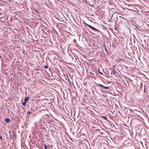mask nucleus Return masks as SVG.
Segmentation results:
<instances>
[{
  "label": "nucleus",
  "instance_id": "1",
  "mask_svg": "<svg viewBox=\"0 0 149 149\" xmlns=\"http://www.w3.org/2000/svg\"><path fill=\"white\" fill-rule=\"evenodd\" d=\"M84 24H85L86 25H87L88 26L89 28H90L91 29H93L94 30H95V31H96L97 30V29H95V28H94V27L92 26H91V25H89L88 24L86 23L85 22H84Z\"/></svg>",
  "mask_w": 149,
  "mask_h": 149
},
{
  "label": "nucleus",
  "instance_id": "2",
  "mask_svg": "<svg viewBox=\"0 0 149 149\" xmlns=\"http://www.w3.org/2000/svg\"><path fill=\"white\" fill-rule=\"evenodd\" d=\"M98 85L101 87H102V88H103L104 89H108L109 88V87H106V86H105L103 85H102L101 84H98Z\"/></svg>",
  "mask_w": 149,
  "mask_h": 149
},
{
  "label": "nucleus",
  "instance_id": "3",
  "mask_svg": "<svg viewBox=\"0 0 149 149\" xmlns=\"http://www.w3.org/2000/svg\"><path fill=\"white\" fill-rule=\"evenodd\" d=\"M5 121L7 123H9L10 122V119L8 118H6Z\"/></svg>",
  "mask_w": 149,
  "mask_h": 149
},
{
  "label": "nucleus",
  "instance_id": "4",
  "mask_svg": "<svg viewBox=\"0 0 149 149\" xmlns=\"http://www.w3.org/2000/svg\"><path fill=\"white\" fill-rule=\"evenodd\" d=\"M111 75H115L116 74V72L114 71H112L111 72Z\"/></svg>",
  "mask_w": 149,
  "mask_h": 149
},
{
  "label": "nucleus",
  "instance_id": "5",
  "mask_svg": "<svg viewBox=\"0 0 149 149\" xmlns=\"http://www.w3.org/2000/svg\"><path fill=\"white\" fill-rule=\"evenodd\" d=\"M29 97H26L24 101L26 102L29 100Z\"/></svg>",
  "mask_w": 149,
  "mask_h": 149
},
{
  "label": "nucleus",
  "instance_id": "6",
  "mask_svg": "<svg viewBox=\"0 0 149 149\" xmlns=\"http://www.w3.org/2000/svg\"><path fill=\"white\" fill-rule=\"evenodd\" d=\"M44 146L45 149H47V146L46 145H44Z\"/></svg>",
  "mask_w": 149,
  "mask_h": 149
},
{
  "label": "nucleus",
  "instance_id": "7",
  "mask_svg": "<svg viewBox=\"0 0 149 149\" xmlns=\"http://www.w3.org/2000/svg\"><path fill=\"white\" fill-rule=\"evenodd\" d=\"M26 102H25L24 101V102H23L22 103V104L24 106H25V105H26Z\"/></svg>",
  "mask_w": 149,
  "mask_h": 149
},
{
  "label": "nucleus",
  "instance_id": "8",
  "mask_svg": "<svg viewBox=\"0 0 149 149\" xmlns=\"http://www.w3.org/2000/svg\"><path fill=\"white\" fill-rule=\"evenodd\" d=\"M44 68H46V69H47L48 68H49V67L48 66H45Z\"/></svg>",
  "mask_w": 149,
  "mask_h": 149
},
{
  "label": "nucleus",
  "instance_id": "9",
  "mask_svg": "<svg viewBox=\"0 0 149 149\" xmlns=\"http://www.w3.org/2000/svg\"><path fill=\"white\" fill-rule=\"evenodd\" d=\"M102 117L105 120H106L107 119V118L104 116H102Z\"/></svg>",
  "mask_w": 149,
  "mask_h": 149
},
{
  "label": "nucleus",
  "instance_id": "10",
  "mask_svg": "<svg viewBox=\"0 0 149 149\" xmlns=\"http://www.w3.org/2000/svg\"><path fill=\"white\" fill-rule=\"evenodd\" d=\"M104 48H105V50H106H106H107V48H106V46H105V45H104Z\"/></svg>",
  "mask_w": 149,
  "mask_h": 149
},
{
  "label": "nucleus",
  "instance_id": "11",
  "mask_svg": "<svg viewBox=\"0 0 149 149\" xmlns=\"http://www.w3.org/2000/svg\"><path fill=\"white\" fill-rule=\"evenodd\" d=\"M31 113V112H30V111H28L27 113H28L29 114H30Z\"/></svg>",
  "mask_w": 149,
  "mask_h": 149
},
{
  "label": "nucleus",
  "instance_id": "12",
  "mask_svg": "<svg viewBox=\"0 0 149 149\" xmlns=\"http://www.w3.org/2000/svg\"><path fill=\"white\" fill-rule=\"evenodd\" d=\"M0 139L1 140H2V137L1 136H0Z\"/></svg>",
  "mask_w": 149,
  "mask_h": 149
},
{
  "label": "nucleus",
  "instance_id": "13",
  "mask_svg": "<svg viewBox=\"0 0 149 149\" xmlns=\"http://www.w3.org/2000/svg\"><path fill=\"white\" fill-rule=\"evenodd\" d=\"M100 73L101 74V75H102V74H103V73H102V72H100Z\"/></svg>",
  "mask_w": 149,
  "mask_h": 149
},
{
  "label": "nucleus",
  "instance_id": "14",
  "mask_svg": "<svg viewBox=\"0 0 149 149\" xmlns=\"http://www.w3.org/2000/svg\"><path fill=\"white\" fill-rule=\"evenodd\" d=\"M90 21L91 22H93V21H91V20H90Z\"/></svg>",
  "mask_w": 149,
  "mask_h": 149
},
{
  "label": "nucleus",
  "instance_id": "15",
  "mask_svg": "<svg viewBox=\"0 0 149 149\" xmlns=\"http://www.w3.org/2000/svg\"><path fill=\"white\" fill-rule=\"evenodd\" d=\"M1 57V56L0 55V58Z\"/></svg>",
  "mask_w": 149,
  "mask_h": 149
},
{
  "label": "nucleus",
  "instance_id": "16",
  "mask_svg": "<svg viewBox=\"0 0 149 149\" xmlns=\"http://www.w3.org/2000/svg\"><path fill=\"white\" fill-rule=\"evenodd\" d=\"M148 12H149V11Z\"/></svg>",
  "mask_w": 149,
  "mask_h": 149
}]
</instances>
